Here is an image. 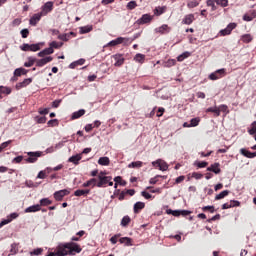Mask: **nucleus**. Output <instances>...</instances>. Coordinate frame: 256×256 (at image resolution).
Returning <instances> with one entry per match:
<instances>
[{
    "label": "nucleus",
    "instance_id": "1",
    "mask_svg": "<svg viewBox=\"0 0 256 256\" xmlns=\"http://www.w3.org/2000/svg\"><path fill=\"white\" fill-rule=\"evenodd\" d=\"M61 247H66L64 248V254H56V256H67V255L73 256L83 251V248H81V245L75 242L63 243L61 244Z\"/></svg>",
    "mask_w": 256,
    "mask_h": 256
},
{
    "label": "nucleus",
    "instance_id": "2",
    "mask_svg": "<svg viewBox=\"0 0 256 256\" xmlns=\"http://www.w3.org/2000/svg\"><path fill=\"white\" fill-rule=\"evenodd\" d=\"M225 75H227V69L222 68L216 70L214 73H211L209 75V79H211V81H217V79H222V77H225Z\"/></svg>",
    "mask_w": 256,
    "mask_h": 256
},
{
    "label": "nucleus",
    "instance_id": "3",
    "mask_svg": "<svg viewBox=\"0 0 256 256\" xmlns=\"http://www.w3.org/2000/svg\"><path fill=\"white\" fill-rule=\"evenodd\" d=\"M55 8V3L53 1H48L46 2L42 7H41V12L42 15L45 17L46 15H49L51 11Z\"/></svg>",
    "mask_w": 256,
    "mask_h": 256
},
{
    "label": "nucleus",
    "instance_id": "4",
    "mask_svg": "<svg viewBox=\"0 0 256 256\" xmlns=\"http://www.w3.org/2000/svg\"><path fill=\"white\" fill-rule=\"evenodd\" d=\"M153 167H158L160 171H167L169 169V164L165 162V160L158 159L154 162H152Z\"/></svg>",
    "mask_w": 256,
    "mask_h": 256
},
{
    "label": "nucleus",
    "instance_id": "5",
    "mask_svg": "<svg viewBox=\"0 0 256 256\" xmlns=\"http://www.w3.org/2000/svg\"><path fill=\"white\" fill-rule=\"evenodd\" d=\"M27 155L26 163H37V158L41 157L43 152H28Z\"/></svg>",
    "mask_w": 256,
    "mask_h": 256
},
{
    "label": "nucleus",
    "instance_id": "6",
    "mask_svg": "<svg viewBox=\"0 0 256 256\" xmlns=\"http://www.w3.org/2000/svg\"><path fill=\"white\" fill-rule=\"evenodd\" d=\"M98 183H97V187L101 188V187H106V185L109 183V181H111V179H113L111 176H102V175H98Z\"/></svg>",
    "mask_w": 256,
    "mask_h": 256
},
{
    "label": "nucleus",
    "instance_id": "7",
    "mask_svg": "<svg viewBox=\"0 0 256 256\" xmlns=\"http://www.w3.org/2000/svg\"><path fill=\"white\" fill-rule=\"evenodd\" d=\"M237 27V23H230L227 25V27L219 32V34L222 37H225L226 35H231V31Z\"/></svg>",
    "mask_w": 256,
    "mask_h": 256
},
{
    "label": "nucleus",
    "instance_id": "8",
    "mask_svg": "<svg viewBox=\"0 0 256 256\" xmlns=\"http://www.w3.org/2000/svg\"><path fill=\"white\" fill-rule=\"evenodd\" d=\"M69 193H71V192L69 190H67V189L56 191L54 193V199L56 201H63V197H66V195H69Z\"/></svg>",
    "mask_w": 256,
    "mask_h": 256
},
{
    "label": "nucleus",
    "instance_id": "9",
    "mask_svg": "<svg viewBox=\"0 0 256 256\" xmlns=\"http://www.w3.org/2000/svg\"><path fill=\"white\" fill-rule=\"evenodd\" d=\"M51 61H53V57L51 56H47L42 59H36V67H45V65H47V63H51Z\"/></svg>",
    "mask_w": 256,
    "mask_h": 256
},
{
    "label": "nucleus",
    "instance_id": "10",
    "mask_svg": "<svg viewBox=\"0 0 256 256\" xmlns=\"http://www.w3.org/2000/svg\"><path fill=\"white\" fill-rule=\"evenodd\" d=\"M31 83H33V78H26L22 82L16 84V89L19 91V89H23L28 85H31Z\"/></svg>",
    "mask_w": 256,
    "mask_h": 256
},
{
    "label": "nucleus",
    "instance_id": "11",
    "mask_svg": "<svg viewBox=\"0 0 256 256\" xmlns=\"http://www.w3.org/2000/svg\"><path fill=\"white\" fill-rule=\"evenodd\" d=\"M125 41H127V38L118 37L115 40L110 41L107 44V47H117V45L123 44Z\"/></svg>",
    "mask_w": 256,
    "mask_h": 256
},
{
    "label": "nucleus",
    "instance_id": "12",
    "mask_svg": "<svg viewBox=\"0 0 256 256\" xmlns=\"http://www.w3.org/2000/svg\"><path fill=\"white\" fill-rule=\"evenodd\" d=\"M113 59L115 60V67H121V65H123V63H125V58L123 57L122 54H115L113 56Z\"/></svg>",
    "mask_w": 256,
    "mask_h": 256
},
{
    "label": "nucleus",
    "instance_id": "13",
    "mask_svg": "<svg viewBox=\"0 0 256 256\" xmlns=\"http://www.w3.org/2000/svg\"><path fill=\"white\" fill-rule=\"evenodd\" d=\"M65 249H67L66 246L61 247V244L58 245L54 252H50L47 256H57V255H64Z\"/></svg>",
    "mask_w": 256,
    "mask_h": 256
},
{
    "label": "nucleus",
    "instance_id": "14",
    "mask_svg": "<svg viewBox=\"0 0 256 256\" xmlns=\"http://www.w3.org/2000/svg\"><path fill=\"white\" fill-rule=\"evenodd\" d=\"M44 17L43 14L40 12V13H37V14H34L31 18H30V25H32L33 27H35L37 25V23L39 21H41V18Z\"/></svg>",
    "mask_w": 256,
    "mask_h": 256
},
{
    "label": "nucleus",
    "instance_id": "15",
    "mask_svg": "<svg viewBox=\"0 0 256 256\" xmlns=\"http://www.w3.org/2000/svg\"><path fill=\"white\" fill-rule=\"evenodd\" d=\"M240 153L247 159H255L256 157V152H251L245 148L240 149Z\"/></svg>",
    "mask_w": 256,
    "mask_h": 256
},
{
    "label": "nucleus",
    "instance_id": "16",
    "mask_svg": "<svg viewBox=\"0 0 256 256\" xmlns=\"http://www.w3.org/2000/svg\"><path fill=\"white\" fill-rule=\"evenodd\" d=\"M153 21V16L150 14H143L142 17L138 20V23L145 25V23H151Z\"/></svg>",
    "mask_w": 256,
    "mask_h": 256
},
{
    "label": "nucleus",
    "instance_id": "17",
    "mask_svg": "<svg viewBox=\"0 0 256 256\" xmlns=\"http://www.w3.org/2000/svg\"><path fill=\"white\" fill-rule=\"evenodd\" d=\"M195 21V14H188L185 15L184 18L182 19V23L184 25H191Z\"/></svg>",
    "mask_w": 256,
    "mask_h": 256
},
{
    "label": "nucleus",
    "instance_id": "18",
    "mask_svg": "<svg viewBox=\"0 0 256 256\" xmlns=\"http://www.w3.org/2000/svg\"><path fill=\"white\" fill-rule=\"evenodd\" d=\"M37 211H41V205L39 204L29 206L24 210L25 213H37Z\"/></svg>",
    "mask_w": 256,
    "mask_h": 256
},
{
    "label": "nucleus",
    "instance_id": "19",
    "mask_svg": "<svg viewBox=\"0 0 256 256\" xmlns=\"http://www.w3.org/2000/svg\"><path fill=\"white\" fill-rule=\"evenodd\" d=\"M219 163H214L210 167L207 168V171H212V173H215L216 175H219L221 173V168Z\"/></svg>",
    "mask_w": 256,
    "mask_h": 256
},
{
    "label": "nucleus",
    "instance_id": "20",
    "mask_svg": "<svg viewBox=\"0 0 256 256\" xmlns=\"http://www.w3.org/2000/svg\"><path fill=\"white\" fill-rule=\"evenodd\" d=\"M17 217H19V214H17V213L10 214V217L8 219L3 220L0 223V227H3L4 225H9V223H11V221H13V219H17Z\"/></svg>",
    "mask_w": 256,
    "mask_h": 256
},
{
    "label": "nucleus",
    "instance_id": "21",
    "mask_svg": "<svg viewBox=\"0 0 256 256\" xmlns=\"http://www.w3.org/2000/svg\"><path fill=\"white\" fill-rule=\"evenodd\" d=\"M142 209H145V203L144 202H136L134 204V213L136 215L141 213Z\"/></svg>",
    "mask_w": 256,
    "mask_h": 256
},
{
    "label": "nucleus",
    "instance_id": "22",
    "mask_svg": "<svg viewBox=\"0 0 256 256\" xmlns=\"http://www.w3.org/2000/svg\"><path fill=\"white\" fill-rule=\"evenodd\" d=\"M83 159L81 154L74 155L68 159L69 163H73L74 165H79V162Z\"/></svg>",
    "mask_w": 256,
    "mask_h": 256
},
{
    "label": "nucleus",
    "instance_id": "23",
    "mask_svg": "<svg viewBox=\"0 0 256 256\" xmlns=\"http://www.w3.org/2000/svg\"><path fill=\"white\" fill-rule=\"evenodd\" d=\"M169 31H171V28H169V25L164 24L158 28H156V33H161V35L165 34V33H169Z\"/></svg>",
    "mask_w": 256,
    "mask_h": 256
},
{
    "label": "nucleus",
    "instance_id": "24",
    "mask_svg": "<svg viewBox=\"0 0 256 256\" xmlns=\"http://www.w3.org/2000/svg\"><path fill=\"white\" fill-rule=\"evenodd\" d=\"M55 53V50L52 48H45L44 50L40 51L38 53V57H45V55H53Z\"/></svg>",
    "mask_w": 256,
    "mask_h": 256
},
{
    "label": "nucleus",
    "instance_id": "25",
    "mask_svg": "<svg viewBox=\"0 0 256 256\" xmlns=\"http://www.w3.org/2000/svg\"><path fill=\"white\" fill-rule=\"evenodd\" d=\"M85 113H86L85 109H80L72 114L71 119L72 120L81 119V117H83Z\"/></svg>",
    "mask_w": 256,
    "mask_h": 256
},
{
    "label": "nucleus",
    "instance_id": "26",
    "mask_svg": "<svg viewBox=\"0 0 256 256\" xmlns=\"http://www.w3.org/2000/svg\"><path fill=\"white\" fill-rule=\"evenodd\" d=\"M114 181H115V184H114L115 189H117V184L121 185L122 187H125V185H127V182L123 180L121 176L115 177Z\"/></svg>",
    "mask_w": 256,
    "mask_h": 256
},
{
    "label": "nucleus",
    "instance_id": "27",
    "mask_svg": "<svg viewBox=\"0 0 256 256\" xmlns=\"http://www.w3.org/2000/svg\"><path fill=\"white\" fill-rule=\"evenodd\" d=\"M27 73H29V70H27L25 68H17L14 71V76L15 77H21V75H27Z\"/></svg>",
    "mask_w": 256,
    "mask_h": 256
},
{
    "label": "nucleus",
    "instance_id": "28",
    "mask_svg": "<svg viewBox=\"0 0 256 256\" xmlns=\"http://www.w3.org/2000/svg\"><path fill=\"white\" fill-rule=\"evenodd\" d=\"M120 243L126 245L127 247H131L133 245V239L129 237H122L119 239Z\"/></svg>",
    "mask_w": 256,
    "mask_h": 256
},
{
    "label": "nucleus",
    "instance_id": "29",
    "mask_svg": "<svg viewBox=\"0 0 256 256\" xmlns=\"http://www.w3.org/2000/svg\"><path fill=\"white\" fill-rule=\"evenodd\" d=\"M141 167H143L142 161H135V162L128 164L129 169H141Z\"/></svg>",
    "mask_w": 256,
    "mask_h": 256
},
{
    "label": "nucleus",
    "instance_id": "30",
    "mask_svg": "<svg viewBox=\"0 0 256 256\" xmlns=\"http://www.w3.org/2000/svg\"><path fill=\"white\" fill-rule=\"evenodd\" d=\"M167 11V7L162 6V7H156L154 10V15H157L159 17L160 15H163Z\"/></svg>",
    "mask_w": 256,
    "mask_h": 256
},
{
    "label": "nucleus",
    "instance_id": "31",
    "mask_svg": "<svg viewBox=\"0 0 256 256\" xmlns=\"http://www.w3.org/2000/svg\"><path fill=\"white\" fill-rule=\"evenodd\" d=\"M134 61H136V63L141 64L145 63V55L141 53L136 54L134 57Z\"/></svg>",
    "mask_w": 256,
    "mask_h": 256
},
{
    "label": "nucleus",
    "instance_id": "32",
    "mask_svg": "<svg viewBox=\"0 0 256 256\" xmlns=\"http://www.w3.org/2000/svg\"><path fill=\"white\" fill-rule=\"evenodd\" d=\"M61 47H63V42L52 41L49 44L50 49H61Z\"/></svg>",
    "mask_w": 256,
    "mask_h": 256
},
{
    "label": "nucleus",
    "instance_id": "33",
    "mask_svg": "<svg viewBox=\"0 0 256 256\" xmlns=\"http://www.w3.org/2000/svg\"><path fill=\"white\" fill-rule=\"evenodd\" d=\"M227 195H229V190H224L215 196V200L219 201L221 199H225V197H227Z\"/></svg>",
    "mask_w": 256,
    "mask_h": 256
},
{
    "label": "nucleus",
    "instance_id": "34",
    "mask_svg": "<svg viewBox=\"0 0 256 256\" xmlns=\"http://www.w3.org/2000/svg\"><path fill=\"white\" fill-rule=\"evenodd\" d=\"M37 61L35 57H28V61L24 63V67H33Z\"/></svg>",
    "mask_w": 256,
    "mask_h": 256
},
{
    "label": "nucleus",
    "instance_id": "35",
    "mask_svg": "<svg viewBox=\"0 0 256 256\" xmlns=\"http://www.w3.org/2000/svg\"><path fill=\"white\" fill-rule=\"evenodd\" d=\"M53 203V201L49 200V198H43L40 200V207H47L49 205H51Z\"/></svg>",
    "mask_w": 256,
    "mask_h": 256
},
{
    "label": "nucleus",
    "instance_id": "36",
    "mask_svg": "<svg viewBox=\"0 0 256 256\" xmlns=\"http://www.w3.org/2000/svg\"><path fill=\"white\" fill-rule=\"evenodd\" d=\"M195 7H199V2L197 0H189L187 3V8L195 9Z\"/></svg>",
    "mask_w": 256,
    "mask_h": 256
},
{
    "label": "nucleus",
    "instance_id": "37",
    "mask_svg": "<svg viewBox=\"0 0 256 256\" xmlns=\"http://www.w3.org/2000/svg\"><path fill=\"white\" fill-rule=\"evenodd\" d=\"M241 41L243 43H251V41H253V36H251V34H244L242 37H241Z\"/></svg>",
    "mask_w": 256,
    "mask_h": 256
},
{
    "label": "nucleus",
    "instance_id": "38",
    "mask_svg": "<svg viewBox=\"0 0 256 256\" xmlns=\"http://www.w3.org/2000/svg\"><path fill=\"white\" fill-rule=\"evenodd\" d=\"M216 5H219V7H229V0H214Z\"/></svg>",
    "mask_w": 256,
    "mask_h": 256
},
{
    "label": "nucleus",
    "instance_id": "39",
    "mask_svg": "<svg viewBox=\"0 0 256 256\" xmlns=\"http://www.w3.org/2000/svg\"><path fill=\"white\" fill-rule=\"evenodd\" d=\"M91 31H93V26H83V27H80V33L82 35H85V33H91Z\"/></svg>",
    "mask_w": 256,
    "mask_h": 256
},
{
    "label": "nucleus",
    "instance_id": "40",
    "mask_svg": "<svg viewBox=\"0 0 256 256\" xmlns=\"http://www.w3.org/2000/svg\"><path fill=\"white\" fill-rule=\"evenodd\" d=\"M109 163H110L109 157H100L98 160L99 165L107 166L109 165Z\"/></svg>",
    "mask_w": 256,
    "mask_h": 256
},
{
    "label": "nucleus",
    "instance_id": "41",
    "mask_svg": "<svg viewBox=\"0 0 256 256\" xmlns=\"http://www.w3.org/2000/svg\"><path fill=\"white\" fill-rule=\"evenodd\" d=\"M188 57H191V53L190 52H184L181 55H179L177 57V61L181 62V61H185V59H187Z\"/></svg>",
    "mask_w": 256,
    "mask_h": 256
},
{
    "label": "nucleus",
    "instance_id": "42",
    "mask_svg": "<svg viewBox=\"0 0 256 256\" xmlns=\"http://www.w3.org/2000/svg\"><path fill=\"white\" fill-rule=\"evenodd\" d=\"M166 213L168 215H173L174 217H180L181 216V210H171V209H168V210H166Z\"/></svg>",
    "mask_w": 256,
    "mask_h": 256
},
{
    "label": "nucleus",
    "instance_id": "43",
    "mask_svg": "<svg viewBox=\"0 0 256 256\" xmlns=\"http://www.w3.org/2000/svg\"><path fill=\"white\" fill-rule=\"evenodd\" d=\"M131 223V217L129 216H124L121 220V225L122 227H127Z\"/></svg>",
    "mask_w": 256,
    "mask_h": 256
},
{
    "label": "nucleus",
    "instance_id": "44",
    "mask_svg": "<svg viewBox=\"0 0 256 256\" xmlns=\"http://www.w3.org/2000/svg\"><path fill=\"white\" fill-rule=\"evenodd\" d=\"M218 111H219V116L221 115V113H229V107L225 104H222L218 107Z\"/></svg>",
    "mask_w": 256,
    "mask_h": 256
},
{
    "label": "nucleus",
    "instance_id": "45",
    "mask_svg": "<svg viewBox=\"0 0 256 256\" xmlns=\"http://www.w3.org/2000/svg\"><path fill=\"white\" fill-rule=\"evenodd\" d=\"M199 123H201V118L200 117L192 118L190 120V126L191 127H197V125H199Z\"/></svg>",
    "mask_w": 256,
    "mask_h": 256
},
{
    "label": "nucleus",
    "instance_id": "46",
    "mask_svg": "<svg viewBox=\"0 0 256 256\" xmlns=\"http://www.w3.org/2000/svg\"><path fill=\"white\" fill-rule=\"evenodd\" d=\"M206 113H214L216 117H219V108L216 107H210L206 110Z\"/></svg>",
    "mask_w": 256,
    "mask_h": 256
},
{
    "label": "nucleus",
    "instance_id": "47",
    "mask_svg": "<svg viewBox=\"0 0 256 256\" xmlns=\"http://www.w3.org/2000/svg\"><path fill=\"white\" fill-rule=\"evenodd\" d=\"M136 7H137V2L135 0H132V1L128 2L127 6H126V8L129 11H133V9H135Z\"/></svg>",
    "mask_w": 256,
    "mask_h": 256
},
{
    "label": "nucleus",
    "instance_id": "48",
    "mask_svg": "<svg viewBox=\"0 0 256 256\" xmlns=\"http://www.w3.org/2000/svg\"><path fill=\"white\" fill-rule=\"evenodd\" d=\"M207 7H211V11H217V6L215 5V0H207Z\"/></svg>",
    "mask_w": 256,
    "mask_h": 256
},
{
    "label": "nucleus",
    "instance_id": "49",
    "mask_svg": "<svg viewBox=\"0 0 256 256\" xmlns=\"http://www.w3.org/2000/svg\"><path fill=\"white\" fill-rule=\"evenodd\" d=\"M35 121H36V123H38V124H44V123H47V117H45V116H36L35 117Z\"/></svg>",
    "mask_w": 256,
    "mask_h": 256
},
{
    "label": "nucleus",
    "instance_id": "50",
    "mask_svg": "<svg viewBox=\"0 0 256 256\" xmlns=\"http://www.w3.org/2000/svg\"><path fill=\"white\" fill-rule=\"evenodd\" d=\"M10 93L11 89L4 86H0V95H10Z\"/></svg>",
    "mask_w": 256,
    "mask_h": 256
},
{
    "label": "nucleus",
    "instance_id": "51",
    "mask_svg": "<svg viewBox=\"0 0 256 256\" xmlns=\"http://www.w3.org/2000/svg\"><path fill=\"white\" fill-rule=\"evenodd\" d=\"M248 133H249V135H255L256 134V121H254L250 125V129H248Z\"/></svg>",
    "mask_w": 256,
    "mask_h": 256
},
{
    "label": "nucleus",
    "instance_id": "52",
    "mask_svg": "<svg viewBox=\"0 0 256 256\" xmlns=\"http://www.w3.org/2000/svg\"><path fill=\"white\" fill-rule=\"evenodd\" d=\"M18 251H19L18 245H17L16 243H13V244L11 245L10 253H11L12 255H16V253H18Z\"/></svg>",
    "mask_w": 256,
    "mask_h": 256
},
{
    "label": "nucleus",
    "instance_id": "53",
    "mask_svg": "<svg viewBox=\"0 0 256 256\" xmlns=\"http://www.w3.org/2000/svg\"><path fill=\"white\" fill-rule=\"evenodd\" d=\"M30 51H32V52L41 51V45L40 44H30Z\"/></svg>",
    "mask_w": 256,
    "mask_h": 256
},
{
    "label": "nucleus",
    "instance_id": "54",
    "mask_svg": "<svg viewBox=\"0 0 256 256\" xmlns=\"http://www.w3.org/2000/svg\"><path fill=\"white\" fill-rule=\"evenodd\" d=\"M47 125L48 127H57V125H59V120L57 119L49 120Z\"/></svg>",
    "mask_w": 256,
    "mask_h": 256
},
{
    "label": "nucleus",
    "instance_id": "55",
    "mask_svg": "<svg viewBox=\"0 0 256 256\" xmlns=\"http://www.w3.org/2000/svg\"><path fill=\"white\" fill-rule=\"evenodd\" d=\"M41 253H43V248H37V249H34L32 252H30V255L36 256V255H41Z\"/></svg>",
    "mask_w": 256,
    "mask_h": 256
},
{
    "label": "nucleus",
    "instance_id": "56",
    "mask_svg": "<svg viewBox=\"0 0 256 256\" xmlns=\"http://www.w3.org/2000/svg\"><path fill=\"white\" fill-rule=\"evenodd\" d=\"M88 183L90 184V187L93 189L94 187H97V184L99 182H97V178H92V179L88 180Z\"/></svg>",
    "mask_w": 256,
    "mask_h": 256
},
{
    "label": "nucleus",
    "instance_id": "57",
    "mask_svg": "<svg viewBox=\"0 0 256 256\" xmlns=\"http://www.w3.org/2000/svg\"><path fill=\"white\" fill-rule=\"evenodd\" d=\"M202 211H209L210 213H215V206H204L202 207Z\"/></svg>",
    "mask_w": 256,
    "mask_h": 256
},
{
    "label": "nucleus",
    "instance_id": "58",
    "mask_svg": "<svg viewBox=\"0 0 256 256\" xmlns=\"http://www.w3.org/2000/svg\"><path fill=\"white\" fill-rule=\"evenodd\" d=\"M74 195H75V197H83V196H85V190H83V189H78V190H76V191L74 192Z\"/></svg>",
    "mask_w": 256,
    "mask_h": 256
},
{
    "label": "nucleus",
    "instance_id": "59",
    "mask_svg": "<svg viewBox=\"0 0 256 256\" xmlns=\"http://www.w3.org/2000/svg\"><path fill=\"white\" fill-rule=\"evenodd\" d=\"M230 207H241V202H239L238 200H231L230 201Z\"/></svg>",
    "mask_w": 256,
    "mask_h": 256
},
{
    "label": "nucleus",
    "instance_id": "60",
    "mask_svg": "<svg viewBox=\"0 0 256 256\" xmlns=\"http://www.w3.org/2000/svg\"><path fill=\"white\" fill-rule=\"evenodd\" d=\"M22 39H27L29 37V29H22L21 30Z\"/></svg>",
    "mask_w": 256,
    "mask_h": 256
},
{
    "label": "nucleus",
    "instance_id": "61",
    "mask_svg": "<svg viewBox=\"0 0 256 256\" xmlns=\"http://www.w3.org/2000/svg\"><path fill=\"white\" fill-rule=\"evenodd\" d=\"M47 177V172L45 170H42L38 173L37 179H45Z\"/></svg>",
    "mask_w": 256,
    "mask_h": 256
},
{
    "label": "nucleus",
    "instance_id": "62",
    "mask_svg": "<svg viewBox=\"0 0 256 256\" xmlns=\"http://www.w3.org/2000/svg\"><path fill=\"white\" fill-rule=\"evenodd\" d=\"M58 39H60V41H69V34H60L58 35Z\"/></svg>",
    "mask_w": 256,
    "mask_h": 256
},
{
    "label": "nucleus",
    "instance_id": "63",
    "mask_svg": "<svg viewBox=\"0 0 256 256\" xmlns=\"http://www.w3.org/2000/svg\"><path fill=\"white\" fill-rule=\"evenodd\" d=\"M146 189H148L150 193H161V188L153 189V186H148Z\"/></svg>",
    "mask_w": 256,
    "mask_h": 256
},
{
    "label": "nucleus",
    "instance_id": "64",
    "mask_svg": "<svg viewBox=\"0 0 256 256\" xmlns=\"http://www.w3.org/2000/svg\"><path fill=\"white\" fill-rule=\"evenodd\" d=\"M20 49L22 51H31V44H23Z\"/></svg>",
    "mask_w": 256,
    "mask_h": 256
}]
</instances>
